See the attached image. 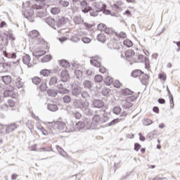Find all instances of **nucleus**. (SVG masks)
<instances>
[{
    "instance_id": "obj_12",
    "label": "nucleus",
    "mask_w": 180,
    "mask_h": 180,
    "mask_svg": "<svg viewBox=\"0 0 180 180\" xmlns=\"http://www.w3.org/2000/svg\"><path fill=\"white\" fill-rule=\"evenodd\" d=\"M60 79L63 82H67L70 79V75L67 70H62L60 73Z\"/></svg>"
},
{
    "instance_id": "obj_21",
    "label": "nucleus",
    "mask_w": 180,
    "mask_h": 180,
    "mask_svg": "<svg viewBox=\"0 0 180 180\" xmlns=\"http://www.w3.org/2000/svg\"><path fill=\"white\" fill-rule=\"evenodd\" d=\"M29 36L31 39H36V38L39 37L40 36V34H39V31L35 30H32V31L30 32Z\"/></svg>"
},
{
    "instance_id": "obj_49",
    "label": "nucleus",
    "mask_w": 180,
    "mask_h": 180,
    "mask_svg": "<svg viewBox=\"0 0 180 180\" xmlns=\"http://www.w3.org/2000/svg\"><path fill=\"white\" fill-rule=\"evenodd\" d=\"M112 82L115 88H120L122 86V83L119 80H115Z\"/></svg>"
},
{
    "instance_id": "obj_34",
    "label": "nucleus",
    "mask_w": 180,
    "mask_h": 180,
    "mask_svg": "<svg viewBox=\"0 0 180 180\" xmlns=\"http://www.w3.org/2000/svg\"><path fill=\"white\" fill-rule=\"evenodd\" d=\"M59 63H60V65H61V67H64L65 68L70 67V63L65 60H59Z\"/></svg>"
},
{
    "instance_id": "obj_36",
    "label": "nucleus",
    "mask_w": 180,
    "mask_h": 180,
    "mask_svg": "<svg viewBox=\"0 0 180 180\" xmlns=\"http://www.w3.org/2000/svg\"><path fill=\"white\" fill-rule=\"evenodd\" d=\"M134 56V51L128 50L125 52V56L127 58H130V57H133Z\"/></svg>"
},
{
    "instance_id": "obj_7",
    "label": "nucleus",
    "mask_w": 180,
    "mask_h": 180,
    "mask_svg": "<svg viewBox=\"0 0 180 180\" xmlns=\"http://www.w3.org/2000/svg\"><path fill=\"white\" fill-rule=\"evenodd\" d=\"M53 129H58V130H64V128L65 127V123L61 122V121H58L56 122H54L52 125Z\"/></svg>"
},
{
    "instance_id": "obj_58",
    "label": "nucleus",
    "mask_w": 180,
    "mask_h": 180,
    "mask_svg": "<svg viewBox=\"0 0 180 180\" xmlns=\"http://www.w3.org/2000/svg\"><path fill=\"white\" fill-rule=\"evenodd\" d=\"M159 79L161 80V81H165V79H167V76H165V75L164 74H159Z\"/></svg>"
},
{
    "instance_id": "obj_45",
    "label": "nucleus",
    "mask_w": 180,
    "mask_h": 180,
    "mask_svg": "<svg viewBox=\"0 0 180 180\" xmlns=\"http://www.w3.org/2000/svg\"><path fill=\"white\" fill-rule=\"evenodd\" d=\"M60 10L59 8L55 7L51 10V12L53 13V15H58V13H60Z\"/></svg>"
},
{
    "instance_id": "obj_27",
    "label": "nucleus",
    "mask_w": 180,
    "mask_h": 180,
    "mask_svg": "<svg viewBox=\"0 0 180 180\" xmlns=\"http://www.w3.org/2000/svg\"><path fill=\"white\" fill-rule=\"evenodd\" d=\"M122 94L124 96H130V95H133V91L129 89H124L122 90Z\"/></svg>"
},
{
    "instance_id": "obj_19",
    "label": "nucleus",
    "mask_w": 180,
    "mask_h": 180,
    "mask_svg": "<svg viewBox=\"0 0 180 180\" xmlns=\"http://www.w3.org/2000/svg\"><path fill=\"white\" fill-rule=\"evenodd\" d=\"M93 103V106L94 108H102V106H103V101H101V100H94L92 101Z\"/></svg>"
},
{
    "instance_id": "obj_4",
    "label": "nucleus",
    "mask_w": 180,
    "mask_h": 180,
    "mask_svg": "<svg viewBox=\"0 0 180 180\" xmlns=\"http://www.w3.org/2000/svg\"><path fill=\"white\" fill-rule=\"evenodd\" d=\"M56 89L58 94H60V95H67V94H70V90L67 89L65 87H64L63 84H59L56 86Z\"/></svg>"
},
{
    "instance_id": "obj_18",
    "label": "nucleus",
    "mask_w": 180,
    "mask_h": 180,
    "mask_svg": "<svg viewBox=\"0 0 180 180\" xmlns=\"http://www.w3.org/2000/svg\"><path fill=\"white\" fill-rule=\"evenodd\" d=\"M15 86H16V88H18V89H20V88H23V82L22 81V78L17 77L15 79Z\"/></svg>"
},
{
    "instance_id": "obj_54",
    "label": "nucleus",
    "mask_w": 180,
    "mask_h": 180,
    "mask_svg": "<svg viewBox=\"0 0 180 180\" xmlns=\"http://www.w3.org/2000/svg\"><path fill=\"white\" fill-rule=\"evenodd\" d=\"M4 98H8V96H12V93L10 91H8V90H6L4 92Z\"/></svg>"
},
{
    "instance_id": "obj_24",
    "label": "nucleus",
    "mask_w": 180,
    "mask_h": 180,
    "mask_svg": "<svg viewBox=\"0 0 180 180\" xmlns=\"http://www.w3.org/2000/svg\"><path fill=\"white\" fill-rule=\"evenodd\" d=\"M73 21L75 25H81V23H84V20L80 16H75L73 18Z\"/></svg>"
},
{
    "instance_id": "obj_48",
    "label": "nucleus",
    "mask_w": 180,
    "mask_h": 180,
    "mask_svg": "<svg viewBox=\"0 0 180 180\" xmlns=\"http://www.w3.org/2000/svg\"><path fill=\"white\" fill-rule=\"evenodd\" d=\"M106 25L103 24V23H101V24H99L98 25V30H101L103 32H105V29H106Z\"/></svg>"
},
{
    "instance_id": "obj_1",
    "label": "nucleus",
    "mask_w": 180,
    "mask_h": 180,
    "mask_svg": "<svg viewBox=\"0 0 180 180\" xmlns=\"http://www.w3.org/2000/svg\"><path fill=\"white\" fill-rule=\"evenodd\" d=\"M74 106L75 108H77L78 109H82V110H87V112L89 111V109H88V107L89 106V103L88 101H82L81 99H75L73 102Z\"/></svg>"
},
{
    "instance_id": "obj_56",
    "label": "nucleus",
    "mask_w": 180,
    "mask_h": 180,
    "mask_svg": "<svg viewBox=\"0 0 180 180\" xmlns=\"http://www.w3.org/2000/svg\"><path fill=\"white\" fill-rule=\"evenodd\" d=\"M81 95H82V98H84V99H85V98H88V96H89V94L86 91L82 92Z\"/></svg>"
},
{
    "instance_id": "obj_20",
    "label": "nucleus",
    "mask_w": 180,
    "mask_h": 180,
    "mask_svg": "<svg viewBox=\"0 0 180 180\" xmlns=\"http://www.w3.org/2000/svg\"><path fill=\"white\" fill-rule=\"evenodd\" d=\"M1 79L3 82L6 84V85H8L12 82V77H11V76H3L1 77Z\"/></svg>"
},
{
    "instance_id": "obj_5",
    "label": "nucleus",
    "mask_w": 180,
    "mask_h": 180,
    "mask_svg": "<svg viewBox=\"0 0 180 180\" xmlns=\"http://www.w3.org/2000/svg\"><path fill=\"white\" fill-rule=\"evenodd\" d=\"M92 122H93V126H95L96 128L98 124H101V123H104V122L102 120V117H101V115H94Z\"/></svg>"
},
{
    "instance_id": "obj_9",
    "label": "nucleus",
    "mask_w": 180,
    "mask_h": 180,
    "mask_svg": "<svg viewBox=\"0 0 180 180\" xmlns=\"http://www.w3.org/2000/svg\"><path fill=\"white\" fill-rule=\"evenodd\" d=\"M81 91H82L81 86L73 85L72 88V95H73V96H78V95L81 94Z\"/></svg>"
},
{
    "instance_id": "obj_61",
    "label": "nucleus",
    "mask_w": 180,
    "mask_h": 180,
    "mask_svg": "<svg viewBox=\"0 0 180 180\" xmlns=\"http://www.w3.org/2000/svg\"><path fill=\"white\" fill-rule=\"evenodd\" d=\"M8 103L10 108H13V106H15V101L13 100H8Z\"/></svg>"
},
{
    "instance_id": "obj_30",
    "label": "nucleus",
    "mask_w": 180,
    "mask_h": 180,
    "mask_svg": "<svg viewBox=\"0 0 180 180\" xmlns=\"http://www.w3.org/2000/svg\"><path fill=\"white\" fill-rule=\"evenodd\" d=\"M105 82L106 85L109 86L113 84V78H112L110 76H108L105 77Z\"/></svg>"
},
{
    "instance_id": "obj_14",
    "label": "nucleus",
    "mask_w": 180,
    "mask_h": 180,
    "mask_svg": "<svg viewBox=\"0 0 180 180\" xmlns=\"http://www.w3.org/2000/svg\"><path fill=\"white\" fill-rule=\"evenodd\" d=\"M149 79L150 76H148V75H144V73H142L139 77V79L143 85H146Z\"/></svg>"
},
{
    "instance_id": "obj_62",
    "label": "nucleus",
    "mask_w": 180,
    "mask_h": 180,
    "mask_svg": "<svg viewBox=\"0 0 180 180\" xmlns=\"http://www.w3.org/2000/svg\"><path fill=\"white\" fill-rule=\"evenodd\" d=\"M169 103H170V108H171V109H172V108H174V97H172V95H171Z\"/></svg>"
},
{
    "instance_id": "obj_51",
    "label": "nucleus",
    "mask_w": 180,
    "mask_h": 180,
    "mask_svg": "<svg viewBox=\"0 0 180 180\" xmlns=\"http://www.w3.org/2000/svg\"><path fill=\"white\" fill-rule=\"evenodd\" d=\"M82 41H83V43H84L85 44H89V42L91 41V39L89 37H83L82 38Z\"/></svg>"
},
{
    "instance_id": "obj_13",
    "label": "nucleus",
    "mask_w": 180,
    "mask_h": 180,
    "mask_svg": "<svg viewBox=\"0 0 180 180\" xmlns=\"http://www.w3.org/2000/svg\"><path fill=\"white\" fill-rule=\"evenodd\" d=\"M33 13H34L33 8H30V10H29V8H27V9H26L24 15L27 18V19H28L31 22H34V20H30V19H32V18L33 16Z\"/></svg>"
},
{
    "instance_id": "obj_55",
    "label": "nucleus",
    "mask_w": 180,
    "mask_h": 180,
    "mask_svg": "<svg viewBox=\"0 0 180 180\" xmlns=\"http://www.w3.org/2000/svg\"><path fill=\"white\" fill-rule=\"evenodd\" d=\"M0 110H8V105L7 104L0 105Z\"/></svg>"
},
{
    "instance_id": "obj_42",
    "label": "nucleus",
    "mask_w": 180,
    "mask_h": 180,
    "mask_svg": "<svg viewBox=\"0 0 180 180\" xmlns=\"http://www.w3.org/2000/svg\"><path fill=\"white\" fill-rule=\"evenodd\" d=\"M94 81L96 82H102V81H103V77L101 75H97L94 77Z\"/></svg>"
},
{
    "instance_id": "obj_31",
    "label": "nucleus",
    "mask_w": 180,
    "mask_h": 180,
    "mask_svg": "<svg viewBox=\"0 0 180 180\" xmlns=\"http://www.w3.org/2000/svg\"><path fill=\"white\" fill-rule=\"evenodd\" d=\"M85 127V123L83 122H79L76 124L75 128L78 129V130H82Z\"/></svg>"
},
{
    "instance_id": "obj_57",
    "label": "nucleus",
    "mask_w": 180,
    "mask_h": 180,
    "mask_svg": "<svg viewBox=\"0 0 180 180\" xmlns=\"http://www.w3.org/2000/svg\"><path fill=\"white\" fill-rule=\"evenodd\" d=\"M6 91H8V92H13V91H15V87H13V86H8L6 87Z\"/></svg>"
},
{
    "instance_id": "obj_40",
    "label": "nucleus",
    "mask_w": 180,
    "mask_h": 180,
    "mask_svg": "<svg viewBox=\"0 0 180 180\" xmlns=\"http://www.w3.org/2000/svg\"><path fill=\"white\" fill-rule=\"evenodd\" d=\"M56 84H57V77H51L49 80V85L51 86L53 85H56Z\"/></svg>"
},
{
    "instance_id": "obj_60",
    "label": "nucleus",
    "mask_w": 180,
    "mask_h": 180,
    "mask_svg": "<svg viewBox=\"0 0 180 180\" xmlns=\"http://www.w3.org/2000/svg\"><path fill=\"white\" fill-rule=\"evenodd\" d=\"M119 37H120L121 39H126L127 37V35L126 34V33L122 32L118 34Z\"/></svg>"
},
{
    "instance_id": "obj_29",
    "label": "nucleus",
    "mask_w": 180,
    "mask_h": 180,
    "mask_svg": "<svg viewBox=\"0 0 180 180\" xmlns=\"http://www.w3.org/2000/svg\"><path fill=\"white\" fill-rule=\"evenodd\" d=\"M47 94H48L49 96H51L52 98H56V96H57V94H58V92H57V90L54 91V90L49 89V90H48Z\"/></svg>"
},
{
    "instance_id": "obj_28",
    "label": "nucleus",
    "mask_w": 180,
    "mask_h": 180,
    "mask_svg": "<svg viewBox=\"0 0 180 180\" xmlns=\"http://www.w3.org/2000/svg\"><path fill=\"white\" fill-rule=\"evenodd\" d=\"M41 131L44 136H49V134H53V130L51 129H44L43 127H41Z\"/></svg>"
},
{
    "instance_id": "obj_15",
    "label": "nucleus",
    "mask_w": 180,
    "mask_h": 180,
    "mask_svg": "<svg viewBox=\"0 0 180 180\" xmlns=\"http://www.w3.org/2000/svg\"><path fill=\"white\" fill-rule=\"evenodd\" d=\"M22 62L24 64H25V65H27L29 68L33 65H32V63H30V56H29L28 54L22 57Z\"/></svg>"
},
{
    "instance_id": "obj_64",
    "label": "nucleus",
    "mask_w": 180,
    "mask_h": 180,
    "mask_svg": "<svg viewBox=\"0 0 180 180\" xmlns=\"http://www.w3.org/2000/svg\"><path fill=\"white\" fill-rule=\"evenodd\" d=\"M84 74H85L86 75H92V72L90 70H85L84 69Z\"/></svg>"
},
{
    "instance_id": "obj_39",
    "label": "nucleus",
    "mask_w": 180,
    "mask_h": 180,
    "mask_svg": "<svg viewBox=\"0 0 180 180\" xmlns=\"http://www.w3.org/2000/svg\"><path fill=\"white\" fill-rule=\"evenodd\" d=\"M56 148L58 150L59 154H60V155H62L63 157H65V151H64V150H63V148L58 146H56Z\"/></svg>"
},
{
    "instance_id": "obj_6",
    "label": "nucleus",
    "mask_w": 180,
    "mask_h": 180,
    "mask_svg": "<svg viewBox=\"0 0 180 180\" xmlns=\"http://www.w3.org/2000/svg\"><path fill=\"white\" fill-rule=\"evenodd\" d=\"M84 127H86L87 130H95V129H96V127L95 125L94 126V122L89 119L84 120Z\"/></svg>"
},
{
    "instance_id": "obj_37",
    "label": "nucleus",
    "mask_w": 180,
    "mask_h": 180,
    "mask_svg": "<svg viewBox=\"0 0 180 180\" xmlns=\"http://www.w3.org/2000/svg\"><path fill=\"white\" fill-rule=\"evenodd\" d=\"M32 82L35 85H39V84H40V82H41V79L39 77H34L32 78Z\"/></svg>"
},
{
    "instance_id": "obj_2",
    "label": "nucleus",
    "mask_w": 180,
    "mask_h": 180,
    "mask_svg": "<svg viewBox=\"0 0 180 180\" xmlns=\"http://www.w3.org/2000/svg\"><path fill=\"white\" fill-rule=\"evenodd\" d=\"M106 8V5L99 3V2H94L93 3V9L96 12L94 13H92V12L90 13L91 16H97L98 12H102L103 9Z\"/></svg>"
},
{
    "instance_id": "obj_46",
    "label": "nucleus",
    "mask_w": 180,
    "mask_h": 180,
    "mask_svg": "<svg viewBox=\"0 0 180 180\" xmlns=\"http://www.w3.org/2000/svg\"><path fill=\"white\" fill-rule=\"evenodd\" d=\"M73 117H75V119H81L82 117V115H81V112H72Z\"/></svg>"
},
{
    "instance_id": "obj_52",
    "label": "nucleus",
    "mask_w": 180,
    "mask_h": 180,
    "mask_svg": "<svg viewBox=\"0 0 180 180\" xmlns=\"http://www.w3.org/2000/svg\"><path fill=\"white\" fill-rule=\"evenodd\" d=\"M104 32L107 34H112L113 33V30H112V28H108V27H106L105 30H104Z\"/></svg>"
},
{
    "instance_id": "obj_25",
    "label": "nucleus",
    "mask_w": 180,
    "mask_h": 180,
    "mask_svg": "<svg viewBox=\"0 0 180 180\" xmlns=\"http://www.w3.org/2000/svg\"><path fill=\"white\" fill-rule=\"evenodd\" d=\"M97 40L101 43H105V41H106V37H105L103 34H98L97 35Z\"/></svg>"
},
{
    "instance_id": "obj_10",
    "label": "nucleus",
    "mask_w": 180,
    "mask_h": 180,
    "mask_svg": "<svg viewBox=\"0 0 180 180\" xmlns=\"http://www.w3.org/2000/svg\"><path fill=\"white\" fill-rule=\"evenodd\" d=\"M46 23L49 25V26H51V27H53V29H55L57 30V27L56 26V20L51 17H49L46 19Z\"/></svg>"
},
{
    "instance_id": "obj_26",
    "label": "nucleus",
    "mask_w": 180,
    "mask_h": 180,
    "mask_svg": "<svg viewBox=\"0 0 180 180\" xmlns=\"http://www.w3.org/2000/svg\"><path fill=\"white\" fill-rule=\"evenodd\" d=\"M51 74V70L47 69H43L40 71V75L43 77H49Z\"/></svg>"
},
{
    "instance_id": "obj_44",
    "label": "nucleus",
    "mask_w": 180,
    "mask_h": 180,
    "mask_svg": "<svg viewBox=\"0 0 180 180\" xmlns=\"http://www.w3.org/2000/svg\"><path fill=\"white\" fill-rule=\"evenodd\" d=\"M26 125L27 127L30 129L31 133H33V130H34V128L33 125H32V121H27Z\"/></svg>"
},
{
    "instance_id": "obj_23",
    "label": "nucleus",
    "mask_w": 180,
    "mask_h": 180,
    "mask_svg": "<svg viewBox=\"0 0 180 180\" xmlns=\"http://www.w3.org/2000/svg\"><path fill=\"white\" fill-rule=\"evenodd\" d=\"M47 109L51 112H56V110H58V107L56 104H49L47 106Z\"/></svg>"
},
{
    "instance_id": "obj_38",
    "label": "nucleus",
    "mask_w": 180,
    "mask_h": 180,
    "mask_svg": "<svg viewBox=\"0 0 180 180\" xmlns=\"http://www.w3.org/2000/svg\"><path fill=\"white\" fill-rule=\"evenodd\" d=\"M83 85L84 88H87L88 89H89V88L92 86V84L89 80H84L83 82Z\"/></svg>"
},
{
    "instance_id": "obj_11",
    "label": "nucleus",
    "mask_w": 180,
    "mask_h": 180,
    "mask_svg": "<svg viewBox=\"0 0 180 180\" xmlns=\"http://www.w3.org/2000/svg\"><path fill=\"white\" fill-rule=\"evenodd\" d=\"M65 22H67V19L65 18V17H60L56 20V29H58V27H61V25H64Z\"/></svg>"
},
{
    "instance_id": "obj_50",
    "label": "nucleus",
    "mask_w": 180,
    "mask_h": 180,
    "mask_svg": "<svg viewBox=\"0 0 180 180\" xmlns=\"http://www.w3.org/2000/svg\"><path fill=\"white\" fill-rule=\"evenodd\" d=\"M116 123H119V119L118 118L115 119L112 121H111L110 122H109L108 124V126H113V125L116 124Z\"/></svg>"
},
{
    "instance_id": "obj_59",
    "label": "nucleus",
    "mask_w": 180,
    "mask_h": 180,
    "mask_svg": "<svg viewBox=\"0 0 180 180\" xmlns=\"http://www.w3.org/2000/svg\"><path fill=\"white\" fill-rule=\"evenodd\" d=\"M141 148V145H140L139 143H135L134 144V150L135 151H139V150H140Z\"/></svg>"
},
{
    "instance_id": "obj_3",
    "label": "nucleus",
    "mask_w": 180,
    "mask_h": 180,
    "mask_svg": "<svg viewBox=\"0 0 180 180\" xmlns=\"http://www.w3.org/2000/svg\"><path fill=\"white\" fill-rule=\"evenodd\" d=\"M6 131L5 134H9L11 133H13L16 129H18V124L15 122L11 123L10 124L5 125Z\"/></svg>"
},
{
    "instance_id": "obj_53",
    "label": "nucleus",
    "mask_w": 180,
    "mask_h": 180,
    "mask_svg": "<svg viewBox=\"0 0 180 180\" xmlns=\"http://www.w3.org/2000/svg\"><path fill=\"white\" fill-rule=\"evenodd\" d=\"M7 38L12 40V41H15V37H13V34L12 32H9L7 34Z\"/></svg>"
},
{
    "instance_id": "obj_63",
    "label": "nucleus",
    "mask_w": 180,
    "mask_h": 180,
    "mask_svg": "<svg viewBox=\"0 0 180 180\" xmlns=\"http://www.w3.org/2000/svg\"><path fill=\"white\" fill-rule=\"evenodd\" d=\"M61 5L64 8H67V6L70 5V2L64 1H62Z\"/></svg>"
},
{
    "instance_id": "obj_32",
    "label": "nucleus",
    "mask_w": 180,
    "mask_h": 180,
    "mask_svg": "<svg viewBox=\"0 0 180 180\" xmlns=\"http://www.w3.org/2000/svg\"><path fill=\"white\" fill-rule=\"evenodd\" d=\"M90 63L91 65H94V67H97V68L101 67V62L98 61L96 59L91 60Z\"/></svg>"
},
{
    "instance_id": "obj_16",
    "label": "nucleus",
    "mask_w": 180,
    "mask_h": 180,
    "mask_svg": "<svg viewBox=\"0 0 180 180\" xmlns=\"http://www.w3.org/2000/svg\"><path fill=\"white\" fill-rule=\"evenodd\" d=\"M101 92L103 96H110V95H113V90L108 87L103 88Z\"/></svg>"
},
{
    "instance_id": "obj_41",
    "label": "nucleus",
    "mask_w": 180,
    "mask_h": 180,
    "mask_svg": "<svg viewBox=\"0 0 180 180\" xmlns=\"http://www.w3.org/2000/svg\"><path fill=\"white\" fill-rule=\"evenodd\" d=\"M112 112L115 115H120L122 112V108L119 106H116L113 108Z\"/></svg>"
},
{
    "instance_id": "obj_47",
    "label": "nucleus",
    "mask_w": 180,
    "mask_h": 180,
    "mask_svg": "<svg viewBox=\"0 0 180 180\" xmlns=\"http://www.w3.org/2000/svg\"><path fill=\"white\" fill-rule=\"evenodd\" d=\"M63 101L65 103H70L71 102V97L70 96H65L63 98Z\"/></svg>"
},
{
    "instance_id": "obj_33",
    "label": "nucleus",
    "mask_w": 180,
    "mask_h": 180,
    "mask_svg": "<svg viewBox=\"0 0 180 180\" xmlns=\"http://www.w3.org/2000/svg\"><path fill=\"white\" fill-rule=\"evenodd\" d=\"M123 44L126 47L130 48V47H131V46H133V41H131L130 39H125L123 41Z\"/></svg>"
},
{
    "instance_id": "obj_35",
    "label": "nucleus",
    "mask_w": 180,
    "mask_h": 180,
    "mask_svg": "<svg viewBox=\"0 0 180 180\" xmlns=\"http://www.w3.org/2000/svg\"><path fill=\"white\" fill-rule=\"evenodd\" d=\"M131 106H133V104H131V103L130 102L124 101V103H122V108L124 109H130Z\"/></svg>"
},
{
    "instance_id": "obj_8",
    "label": "nucleus",
    "mask_w": 180,
    "mask_h": 180,
    "mask_svg": "<svg viewBox=\"0 0 180 180\" xmlns=\"http://www.w3.org/2000/svg\"><path fill=\"white\" fill-rule=\"evenodd\" d=\"M84 71H85V69L84 68L77 69L75 71V75L77 77V79H79V81H82Z\"/></svg>"
},
{
    "instance_id": "obj_17",
    "label": "nucleus",
    "mask_w": 180,
    "mask_h": 180,
    "mask_svg": "<svg viewBox=\"0 0 180 180\" xmlns=\"http://www.w3.org/2000/svg\"><path fill=\"white\" fill-rule=\"evenodd\" d=\"M80 5H81L82 8H84V9L82 10V12H84V13H88V12H89V11H92V8H91V7H88V8L85 7L87 5L86 1H82L80 3Z\"/></svg>"
},
{
    "instance_id": "obj_22",
    "label": "nucleus",
    "mask_w": 180,
    "mask_h": 180,
    "mask_svg": "<svg viewBox=\"0 0 180 180\" xmlns=\"http://www.w3.org/2000/svg\"><path fill=\"white\" fill-rule=\"evenodd\" d=\"M143 74V72H141V70H134L132 72H131V76L134 77V78H137V77H141Z\"/></svg>"
},
{
    "instance_id": "obj_43",
    "label": "nucleus",
    "mask_w": 180,
    "mask_h": 180,
    "mask_svg": "<svg viewBox=\"0 0 180 180\" xmlns=\"http://www.w3.org/2000/svg\"><path fill=\"white\" fill-rule=\"evenodd\" d=\"M51 60V56L50 55H46L42 58L43 63H49Z\"/></svg>"
}]
</instances>
